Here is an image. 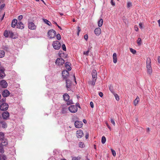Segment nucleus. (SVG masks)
Masks as SVG:
<instances>
[{"mask_svg":"<svg viewBox=\"0 0 160 160\" xmlns=\"http://www.w3.org/2000/svg\"><path fill=\"white\" fill-rule=\"evenodd\" d=\"M113 94L115 97L116 100L118 101H119V98L118 95L115 93Z\"/></svg>","mask_w":160,"mask_h":160,"instance_id":"36","label":"nucleus"},{"mask_svg":"<svg viewBox=\"0 0 160 160\" xmlns=\"http://www.w3.org/2000/svg\"><path fill=\"white\" fill-rule=\"evenodd\" d=\"M56 37L57 39L58 40H60L61 38V35L59 34H57Z\"/></svg>","mask_w":160,"mask_h":160,"instance_id":"45","label":"nucleus"},{"mask_svg":"<svg viewBox=\"0 0 160 160\" xmlns=\"http://www.w3.org/2000/svg\"><path fill=\"white\" fill-rule=\"evenodd\" d=\"M113 57L117 58V54L116 53H114L113 54Z\"/></svg>","mask_w":160,"mask_h":160,"instance_id":"59","label":"nucleus"},{"mask_svg":"<svg viewBox=\"0 0 160 160\" xmlns=\"http://www.w3.org/2000/svg\"><path fill=\"white\" fill-rule=\"evenodd\" d=\"M2 116L3 119H8L9 117V113L7 111L3 112L2 113Z\"/></svg>","mask_w":160,"mask_h":160,"instance_id":"8","label":"nucleus"},{"mask_svg":"<svg viewBox=\"0 0 160 160\" xmlns=\"http://www.w3.org/2000/svg\"><path fill=\"white\" fill-rule=\"evenodd\" d=\"M9 31L8 32L7 30H5L4 32L3 35L6 38H8L9 36Z\"/></svg>","mask_w":160,"mask_h":160,"instance_id":"28","label":"nucleus"},{"mask_svg":"<svg viewBox=\"0 0 160 160\" xmlns=\"http://www.w3.org/2000/svg\"><path fill=\"white\" fill-rule=\"evenodd\" d=\"M79 146L81 148H83L84 147L85 145L82 142H80L79 144Z\"/></svg>","mask_w":160,"mask_h":160,"instance_id":"40","label":"nucleus"},{"mask_svg":"<svg viewBox=\"0 0 160 160\" xmlns=\"http://www.w3.org/2000/svg\"><path fill=\"white\" fill-rule=\"evenodd\" d=\"M28 28L31 30H35L36 29L37 27L32 22H28Z\"/></svg>","mask_w":160,"mask_h":160,"instance_id":"9","label":"nucleus"},{"mask_svg":"<svg viewBox=\"0 0 160 160\" xmlns=\"http://www.w3.org/2000/svg\"><path fill=\"white\" fill-rule=\"evenodd\" d=\"M137 43L139 46L141 45L142 44V41L140 38H138L137 40Z\"/></svg>","mask_w":160,"mask_h":160,"instance_id":"30","label":"nucleus"},{"mask_svg":"<svg viewBox=\"0 0 160 160\" xmlns=\"http://www.w3.org/2000/svg\"><path fill=\"white\" fill-rule=\"evenodd\" d=\"M106 125L109 128V129L111 130V127L109 126V124H108V123L107 122H106Z\"/></svg>","mask_w":160,"mask_h":160,"instance_id":"54","label":"nucleus"},{"mask_svg":"<svg viewBox=\"0 0 160 160\" xmlns=\"http://www.w3.org/2000/svg\"><path fill=\"white\" fill-rule=\"evenodd\" d=\"M63 59L61 58H58L56 61V64L58 65H62L64 62Z\"/></svg>","mask_w":160,"mask_h":160,"instance_id":"6","label":"nucleus"},{"mask_svg":"<svg viewBox=\"0 0 160 160\" xmlns=\"http://www.w3.org/2000/svg\"><path fill=\"white\" fill-rule=\"evenodd\" d=\"M106 142V138L105 136H103L102 138L101 142L102 144H104Z\"/></svg>","mask_w":160,"mask_h":160,"instance_id":"31","label":"nucleus"},{"mask_svg":"<svg viewBox=\"0 0 160 160\" xmlns=\"http://www.w3.org/2000/svg\"><path fill=\"white\" fill-rule=\"evenodd\" d=\"M1 127L3 128H6L7 127V124L4 121H1L0 122V127Z\"/></svg>","mask_w":160,"mask_h":160,"instance_id":"14","label":"nucleus"},{"mask_svg":"<svg viewBox=\"0 0 160 160\" xmlns=\"http://www.w3.org/2000/svg\"><path fill=\"white\" fill-rule=\"evenodd\" d=\"M62 76L63 79L65 80H68L67 78L69 76V72L67 70H63L62 72Z\"/></svg>","mask_w":160,"mask_h":160,"instance_id":"7","label":"nucleus"},{"mask_svg":"<svg viewBox=\"0 0 160 160\" xmlns=\"http://www.w3.org/2000/svg\"><path fill=\"white\" fill-rule=\"evenodd\" d=\"M99 96L102 97L103 96V94L102 92H100L99 93Z\"/></svg>","mask_w":160,"mask_h":160,"instance_id":"57","label":"nucleus"},{"mask_svg":"<svg viewBox=\"0 0 160 160\" xmlns=\"http://www.w3.org/2000/svg\"><path fill=\"white\" fill-rule=\"evenodd\" d=\"M56 34V32L53 29L49 30L48 32V36L50 39L54 38Z\"/></svg>","mask_w":160,"mask_h":160,"instance_id":"2","label":"nucleus"},{"mask_svg":"<svg viewBox=\"0 0 160 160\" xmlns=\"http://www.w3.org/2000/svg\"><path fill=\"white\" fill-rule=\"evenodd\" d=\"M22 18H23L22 15H20L19 16H18V20H21Z\"/></svg>","mask_w":160,"mask_h":160,"instance_id":"51","label":"nucleus"},{"mask_svg":"<svg viewBox=\"0 0 160 160\" xmlns=\"http://www.w3.org/2000/svg\"><path fill=\"white\" fill-rule=\"evenodd\" d=\"M130 52L133 54H135L136 53V51L135 50L133 49L132 48H130Z\"/></svg>","mask_w":160,"mask_h":160,"instance_id":"38","label":"nucleus"},{"mask_svg":"<svg viewBox=\"0 0 160 160\" xmlns=\"http://www.w3.org/2000/svg\"><path fill=\"white\" fill-rule=\"evenodd\" d=\"M18 23V21L17 19H13L12 22V28H15Z\"/></svg>","mask_w":160,"mask_h":160,"instance_id":"20","label":"nucleus"},{"mask_svg":"<svg viewBox=\"0 0 160 160\" xmlns=\"http://www.w3.org/2000/svg\"><path fill=\"white\" fill-rule=\"evenodd\" d=\"M17 28H18L22 29L24 28V25L22 22L19 21L17 24Z\"/></svg>","mask_w":160,"mask_h":160,"instance_id":"12","label":"nucleus"},{"mask_svg":"<svg viewBox=\"0 0 160 160\" xmlns=\"http://www.w3.org/2000/svg\"><path fill=\"white\" fill-rule=\"evenodd\" d=\"M63 98L65 101H68L69 100V96L68 94L66 93L63 95Z\"/></svg>","mask_w":160,"mask_h":160,"instance_id":"22","label":"nucleus"},{"mask_svg":"<svg viewBox=\"0 0 160 160\" xmlns=\"http://www.w3.org/2000/svg\"><path fill=\"white\" fill-rule=\"evenodd\" d=\"M89 52V49H88V51L86 52H84L83 54L85 55H88Z\"/></svg>","mask_w":160,"mask_h":160,"instance_id":"47","label":"nucleus"},{"mask_svg":"<svg viewBox=\"0 0 160 160\" xmlns=\"http://www.w3.org/2000/svg\"><path fill=\"white\" fill-rule=\"evenodd\" d=\"M62 49L65 51H66V48L65 45L64 44H63L62 46Z\"/></svg>","mask_w":160,"mask_h":160,"instance_id":"46","label":"nucleus"},{"mask_svg":"<svg viewBox=\"0 0 160 160\" xmlns=\"http://www.w3.org/2000/svg\"><path fill=\"white\" fill-rule=\"evenodd\" d=\"M92 76L93 79H97V72L95 70H93L92 72Z\"/></svg>","mask_w":160,"mask_h":160,"instance_id":"18","label":"nucleus"},{"mask_svg":"<svg viewBox=\"0 0 160 160\" xmlns=\"http://www.w3.org/2000/svg\"><path fill=\"white\" fill-rule=\"evenodd\" d=\"M61 46L59 42L58 41H54L53 42V47L56 50H58L61 47Z\"/></svg>","mask_w":160,"mask_h":160,"instance_id":"3","label":"nucleus"},{"mask_svg":"<svg viewBox=\"0 0 160 160\" xmlns=\"http://www.w3.org/2000/svg\"><path fill=\"white\" fill-rule=\"evenodd\" d=\"M139 28L141 29H142L143 28V24L141 22H140L139 23Z\"/></svg>","mask_w":160,"mask_h":160,"instance_id":"44","label":"nucleus"},{"mask_svg":"<svg viewBox=\"0 0 160 160\" xmlns=\"http://www.w3.org/2000/svg\"><path fill=\"white\" fill-rule=\"evenodd\" d=\"M111 122L113 124V125L114 126H115V122L114 119L113 118H111Z\"/></svg>","mask_w":160,"mask_h":160,"instance_id":"43","label":"nucleus"},{"mask_svg":"<svg viewBox=\"0 0 160 160\" xmlns=\"http://www.w3.org/2000/svg\"><path fill=\"white\" fill-rule=\"evenodd\" d=\"M81 158L80 157H72V160H79Z\"/></svg>","mask_w":160,"mask_h":160,"instance_id":"37","label":"nucleus"},{"mask_svg":"<svg viewBox=\"0 0 160 160\" xmlns=\"http://www.w3.org/2000/svg\"><path fill=\"white\" fill-rule=\"evenodd\" d=\"M42 20L45 23L47 24V25L49 26H51V23L48 20L45 19H43Z\"/></svg>","mask_w":160,"mask_h":160,"instance_id":"25","label":"nucleus"},{"mask_svg":"<svg viewBox=\"0 0 160 160\" xmlns=\"http://www.w3.org/2000/svg\"><path fill=\"white\" fill-rule=\"evenodd\" d=\"M5 76L4 71L2 69L0 70V78H3Z\"/></svg>","mask_w":160,"mask_h":160,"instance_id":"21","label":"nucleus"},{"mask_svg":"<svg viewBox=\"0 0 160 160\" xmlns=\"http://www.w3.org/2000/svg\"><path fill=\"white\" fill-rule=\"evenodd\" d=\"M90 105L92 108H93L94 107V105L93 102H90Z\"/></svg>","mask_w":160,"mask_h":160,"instance_id":"56","label":"nucleus"},{"mask_svg":"<svg viewBox=\"0 0 160 160\" xmlns=\"http://www.w3.org/2000/svg\"><path fill=\"white\" fill-rule=\"evenodd\" d=\"M1 100L2 101V102H4L6 101V98H2V99Z\"/></svg>","mask_w":160,"mask_h":160,"instance_id":"63","label":"nucleus"},{"mask_svg":"<svg viewBox=\"0 0 160 160\" xmlns=\"http://www.w3.org/2000/svg\"><path fill=\"white\" fill-rule=\"evenodd\" d=\"M71 65L70 63L69 62H67L66 63V68L68 71H70L71 70L72 68L70 67Z\"/></svg>","mask_w":160,"mask_h":160,"instance_id":"19","label":"nucleus"},{"mask_svg":"<svg viewBox=\"0 0 160 160\" xmlns=\"http://www.w3.org/2000/svg\"><path fill=\"white\" fill-rule=\"evenodd\" d=\"M158 22L159 24V26L160 27V19L158 20Z\"/></svg>","mask_w":160,"mask_h":160,"instance_id":"64","label":"nucleus"},{"mask_svg":"<svg viewBox=\"0 0 160 160\" xmlns=\"http://www.w3.org/2000/svg\"><path fill=\"white\" fill-rule=\"evenodd\" d=\"M62 113H66V109L64 108H63L62 110Z\"/></svg>","mask_w":160,"mask_h":160,"instance_id":"50","label":"nucleus"},{"mask_svg":"<svg viewBox=\"0 0 160 160\" xmlns=\"http://www.w3.org/2000/svg\"><path fill=\"white\" fill-rule=\"evenodd\" d=\"M0 85L3 88H6L8 86V83L5 80H2L0 82Z\"/></svg>","mask_w":160,"mask_h":160,"instance_id":"13","label":"nucleus"},{"mask_svg":"<svg viewBox=\"0 0 160 160\" xmlns=\"http://www.w3.org/2000/svg\"><path fill=\"white\" fill-rule=\"evenodd\" d=\"M66 87L68 90L71 89L70 88L71 84V82L68 80H66Z\"/></svg>","mask_w":160,"mask_h":160,"instance_id":"16","label":"nucleus"},{"mask_svg":"<svg viewBox=\"0 0 160 160\" xmlns=\"http://www.w3.org/2000/svg\"><path fill=\"white\" fill-rule=\"evenodd\" d=\"M111 4L112 6H115V3L114 2H113V0H111Z\"/></svg>","mask_w":160,"mask_h":160,"instance_id":"53","label":"nucleus"},{"mask_svg":"<svg viewBox=\"0 0 160 160\" xmlns=\"http://www.w3.org/2000/svg\"><path fill=\"white\" fill-rule=\"evenodd\" d=\"M83 132L81 130H78L76 132V136L78 138H81L83 136Z\"/></svg>","mask_w":160,"mask_h":160,"instance_id":"11","label":"nucleus"},{"mask_svg":"<svg viewBox=\"0 0 160 160\" xmlns=\"http://www.w3.org/2000/svg\"><path fill=\"white\" fill-rule=\"evenodd\" d=\"M103 23V20L102 19H100L98 22V25L99 27L102 26Z\"/></svg>","mask_w":160,"mask_h":160,"instance_id":"26","label":"nucleus"},{"mask_svg":"<svg viewBox=\"0 0 160 160\" xmlns=\"http://www.w3.org/2000/svg\"><path fill=\"white\" fill-rule=\"evenodd\" d=\"M75 127L77 128H80L82 127V121H77L74 123Z\"/></svg>","mask_w":160,"mask_h":160,"instance_id":"10","label":"nucleus"},{"mask_svg":"<svg viewBox=\"0 0 160 160\" xmlns=\"http://www.w3.org/2000/svg\"><path fill=\"white\" fill-rule=\"evenodd\" d=\"M4 138V134L2 132H0V140H3Z\"/></svg>","mask_w":160,"mask_h":160,"instance_id":"35","label":"nucleus"},{"mask_svg":"<svg viewBox=\"0 0 160 160\" xmlns=\"http://www.w3.org/2000/svg\"><path fill=\"white\" fill-rule=\"evenodd\" d=\"M76 106L77 107H78V108H80V105L78 103H76Z\"/></svg>","mask_w":160,"mask_h":160,"instance_id":"62","label":"nucleus"},{"mask_svg":"<svg viewBox=\"0 0 160 160\" xmlns=\"http://www.w3.org/2000/svg\"><path fill=\"white\" fill-rule=\"evenodd\" d=\"M111 151H112V152L113 155L114 156H115L116 155V152L115 151V150H113L112 149H111Z\"/></svg>","mask_w":160,"mask_h":160,"instance_id":"41","label":"nucleus"},{"mask_svg":"<svg viewBox=\"0 0 160 160\" xmlns=\"http://www.w3.org/2000/svg\"><path fill=\"white\" fill-rule=\"evenodd\" d=\"M158 62L159 63H160V56H159L158 57Z\"/></svg>","mask_w":160,"mask_h":160,"instance_id":"58","label":"nucleus"},{"mask_svg":"<svg viewBox=\"0 0 160 160\" xmlns=\"http://www.w3.org/2000/svg\"><path fill=\"white\" fill-rule=\"evenodd\" d=\"M96 79H92V81H91L90 82V84L94 86L95 85V82L96 81Z\"/></svg>","mask_w":160,"mask_h":160,"instance_id":"32","label":"nucleus"},{"mask_svg":"<svg viewBox=\"0 0 160 160\" xmlns=\"http://www.w3.org/2000/svg\"><path fill=\"white\" fill-rule=\"evenodd\" d=\"M113 62L114 63H116L117 62V58L113 57Z\"/></svg>","mask_w":160,"mask_h":160,"instance_id":"48","label":"nucleus"},{"mask_svg":"<svg viewBox=\"0 0 160 160\" xmlns=\"http://www.w3.org/2000/svg\"><path fill=\"white\" fill-rule=\"evenodd\" d=\"M9 34L10 36V37L11 38H15L13 37L14 36V34L11 31H9Z\"/></svg>","mask_w":160,"mask_h":160,"instance_id":"34","label":"nucleus"},{"mask_svg":"<svg viewBox=\"0 0 160 160\" xmlns=\"http://www.w3.org/2000/svg\"><path fill=\"white\" fill-rule=\"evenodd\" d=\"M5 54V52L4 51L0 50V58H3Z\"/></svg>","mask_w":160,"mask_h":160,"instance_id":"27","label":"nucleus"},{"mask_svg":"<svg viewBox=\"0 0 160 160\" xmlns=\"http://www.w3.org/2000/svg\"><path fill=\"white\" fill-rule=\"evenodd\" d=\"M139 100L140 99L139 97L138 96H137L136 99L134 100L133 102V104L135 106H136L138 104L139 102Z\"/></svg>","mask_w":160,"mask_h":160,"instance_id":"24","label":"nucleus"},{"mask_svg":"<svg viewBox=\"0 0 160 160\" xmlns=\"http://www.w3.org/2000/svg\"><path fill=\"white\" fill-rule=\"evenodd\" d=\"M4 6H5V4H2L1 5L0 8L1 9H2V8H4Z\"/></svg>","mask_w":160,"mask_h":160,"instance_id":"60","label":"nucleus"},{"mask_svg":"<svg viewBox=\"0 0 160 160\" xmlns=\"http://www.w3.org/2000/svg\"><path fill=\"white\" fill-rule=\"evenodd\" d=\"M8 108V104L6 103H3L0 106L1 110L6 111L7 110Z\"/></svg>","mask_w":160,"mask_h":160,"instance_id":"4","label":"nucleus"},{"mask_svg":"<svg viewBox=\"0 0 160 160\" xmlns=\"http://www.w3.org/2000/svg\"><path fill=\"white\" fill-rule=\"evenodd\" d=\"M134 29L135 31H138V28L137 26L135 25L134 26Z\"/></svg>","mask_w":160,"mask_h":160,"instance_id":"52","label":"nucleus"},{"mask_svg":"<svg viewBox=\"0 0 160 160\" xmlns=\"http://www.w3.org/2000/svg\"><path fill=\"white\" fill-rule=\"evenodd\" d=\"M4 150L2 147V144L0 143V152L3 153L4 152Z\"/></svg>","mask_w":160,"mask_h":160,"instance_id":"29","label":"nucleus"},{"mask_svg":"<svg viewBox=\"0 0 160 160\" xmlns=\"http://www.w3.org/2000/svg\"><path fill=\"white\" fill-rule=\"evenodd\" d=\"M10 94L9 91L7 90H4L2 93V95L3 97H6L8 96Z\"/></svg>","mask_w":160,"mask_h":160,"instance_id":"17","label":"nucleus"},{"mask_svg":"<svg viewBox=\"0 0 160 160\" xmlns=\"http://www.w3.org/2000/svg\"><path fill=\"white\" fill-rule=\"evenodd\" d=\"M88 38V36L87 34H85L84 36V38L86 40H87Z\"/></svg>","mask_w":160,"mask_h":160,"instance_id":"55","label":"nucleus"},{"mask_svg":"<svg viewBox=\"0 0 160 160\" xmlns=\"http://www.w3.org/2000/svg\"><path fill=\"white\" fill-rule=\"evenodd\" d=\"M67 104L68 105H70V104H72L73 103H72V100H70L69 101H67Z\"/></svg>","mask_w":160,"mask_h":160,"instance_id":"42","label":"nucleus"},{"mask_svg":"<svg viewBox=\"0 0 160 160\" xmlns=\"http://www.w3.org/2000/svg\"><path fill=\"white\" fill-rule=\"evenodd\" d=\"M68 110L72 113H75L78 111V108L76 106L71 105L68 108Z\"/></svg>","mask_w":160,"mask_h":160,"instance_id":"5","label":"nucleus"},{"mask_svg":"<svg viewBox=\"0 0 160 160\" xmlns=\"http://www.w3.org/2000/svg\"><path fill=\"white\" fill-rule=\"evenodd\" d=\"M101 30L99 28H96L94 30V32L95 34L97 36H99L101 34Z\"/></svg>","mask_w":160,"mask_h":160,"instance_id":"15","label":"nucleus"},{"mask_svg":"<svg viewBox=\"0 0 160 160\" xmlns=\"http://www.w3.org/2000/svg\"><path fill=\"white\" fill-rule=\"evenodd\" d=\"M132 3L130 2H128L127 3V8H129L130 7H132Z\"/></svg>","mask_w":160,"mask_h":160,"instance_id":"39","label":"nucleus"},{"mask_svg":"<svg viewBox=\"0 0 160 160\" xmlns=\"http://www.w3.org/2000/svg\"><path fill=\"white\" fill-rule=\"evenodd\" d=\"M81 28L79 27H78V33H77V34H78V35H79V32L81 31Z\"/></svg>","mask_w":160,"mask_h":160,"instance_id":"49","label":"nucleus"},{"mask_svg":"<svg viewBox=\"0 0 160 160\" xmlns=\"http://www.w3.org/2000/svg\"><path fill=\"white\" fill-rule=\"evenodd\" d=\"M109 88L111 92L113 94L114 93V91L113 89V87L112 86L110 85L109 87Z\"/></svg>","mask_w":160,"mask_h":160,"instance_id":"33","label":"nucleus"},{"mask_svg":"<svg viewBox=\"0 0 160 160\" xmlns=\"http://www.w3.org/2000/svg\"><path fill=\"white\" fill-rule=\"evenodd\" d=\"M89 137V134L88 133H87L86 135V139H87Z\"/></svg>","mask_w":160,"mask_h":160,"instance_id":"61","label":"nucleus"},{"mask_svg":"<svg viewBox=\"0 0 160 160\" xmlns=\"http://www.w3.org/2000/svg\"><path fill=\"white\" fill-rule=\"evenodd\" d=\"M2 142L1 143H2V146H5L7 145L8 143V142L7 139H3V140H2Z\"/></svg>","mask_w":160,"mask_h":160,"instance_id":"23","label":"nucleus"},{"mask_svg":"<svg viewBox=\"0 0 160 160\" xmlns=\"http://www.w3.org/2000/svg\"><path fill=\"white\" fill-rule=\"evenodd\" d=\"M146 68L147 74L151 75L152 73V69L151 66V60L149 58H148L147 59Z\"/></svg>","mask_w":160,"mask_h":160,"instance_id":"1","label":"nucleus"}]
</instances>
